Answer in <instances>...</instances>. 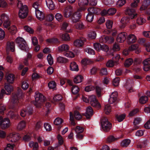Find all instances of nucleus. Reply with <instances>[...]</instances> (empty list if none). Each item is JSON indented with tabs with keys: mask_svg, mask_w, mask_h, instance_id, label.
<instances>
[{
	"mask_svg": "<svg viewBox=\"0 0 150 150\" xmlns=\"http://www.w3.org/2000/svg\"><path fill=\"white\" fill-rule=\"evenodd\" d=\"M140 0H134V1L131 4L132 8H128L125 11V13L128 16L123 17L120 21V27L122 28H124L126 25L130 22L131 19L135 18L137 16L135 12L136 8Z\"/></svg>",
	"mask_w": 150,
	"mask_h": 150,
	"instance_id": "f257e3e1",
	"label": "nucleus"
},
{
	"mask_svg": "<svg viewBox=\"0 0 150 150\" xmlns=\"http://www.w3.org/2000/svg\"><path fill=\"white\" fill-rule=\"evenodd\" d=\"M23 93L22 90L18 88L15 93H13L11 102L13 104V108L15 110L17 109L19 107L20 103L19 99L23 97Z\"/></svg>",
	"mask_w": 150,
	"mask_h": 150,
	"instance_id": "f03ea898",
	"label": "nucleus"
},
{
	"mask_svg": "<svg viewBox=\"0 0 150 150\" xmlns=\"http://www.w3.org/2000/svg\"><path fill=\"white\" fill-rule=\"evenodd\" d=\"M17 7L19 9L18 12L19 17L21 19H24L27 16L28 9L27 6L23 5L21 1H18L17 4Z\"/></svg>",
	"mask_w": 150,
	"mask_h": 150,
	"instance_id": "7ed1b4c3",
	"label": "nucleus"
},
{
	"mask_svg": "<svg viewBox=\"0 0 150 150\" xmlns=\"http://www.w3.org/2000/svg\"><path fill=\"white\" fill-rule=\"evenodd\" d=\"M88 13L86 16V20L89 22L93 21L94 14H98L100 13V10L99 8L92 6L88 8Z\"/></svg>",
	"mask_w": 150,
	"mask_h": 150,
	"instance_id": "20e7f679",
	"label": "nucleus"
},
{
	"mask_svg": "<svg viewBox=\"0 0 150 150\" xmlns=\"http://www.w3.org/2000/svg\"><path fill=\"white\" fill-rule=\"evenodd\" d=\"M82 99L83 101L86 103H89L90 101L91 105L93 107L98 108L100 107V103L94 95L88 97L83 96Z\"/></svg>",
	"mask_w": 150,
	"mask_h": 150,
	"instance_id": "39448f33",
	"label": "nucleus"
},
{
	"mask_svg": "<svg viewBox=\"0 0 150 150\" xmlns=\"http://www.w3.org/2000/svg\"><path fill=\"white\" fill-rule=\"evenodd\" d=\"M35 102L34 105L37 108H40L46 100L44 96L42 94L38 92L35 93Z\"/></svg>",
	"mask_w": 150,
	"mask_h": 150,
	"instance_id": "423d86ee",
	"label": "nucleus"
},
{
	"mask_svg": "<svg viewBox=\"0 0 150 150\" xmlns=\"http://www.w3.org/2000/svg\"><path fill=\"white\" fill-rule=\"evenodd\" d=\"M16 42L18 47L21 50L28 52L29 48L25 40L22 38L18 37L16 40Z\"/></svg>",
	"mask_w": 150,
	"mask_h": 150,
	"instance_id": "0eeeda50",
	"label": "nucleus"
},
{
	"mask_svg": "<svg viewBox=\"0 0 150 150\" xmlns=\"http://www.w3.org/2000/svg\"><path fill=\"white\" fill-rule=\"evenodd\" d=\"M58 50L59 52H65L64 55L67 57L71 58L74 57L75 55L71 52L69 51V47L66 44H63L58 47Z\"/></svg>",
	"mask_w": 150,
	"mask_h": 150,
	"instance_id": "6e6552de",
	"label": "nucleus"
},
{
	"mask_svg": "<svg viewBox=\"0 0 150 150\" xmlns=\"http://www.w3.org/2000/svg\"><path fill=\"white\" fill-rule=\"evenodd\" d=\"M101 126L103 130L108 132L111 128L112 124L106 117H103L101 120Z\"/></svg>",
	"mask_w": 150,
	"mask_h": 150,
	"instance_id": "1a4fd4ad",
	"label": "nucleus"
},
{
	"mask_svg": "<svg viewBox=\"0 0 150 150\" xmlns=\"http://www.w3.org/2000/svg\"><path fill=\"white\" fill-rule=\"evenodd\" d=\"M11 125L10 120L8 118H3L0 116V127L3 129H7Z\"/></svg>",
	"mask_w": 150,
	"mask_h": 150,
	"instance_id": "9d476101",
	"label": "nucleus"
},
{
	"mask_svg": "<svg viewBox=\"0 0 150 150\" xmlns=\"http://www.w3.org/2000/svg\"><path fill=\"white\" fill-rule=\"evenodd\" d=\"M1 18L3 23L4 27L7 29L9 28L11 25V22L8 19V16L5 13H3L1 15Z\"/></svg>",
	"mask_w": 150,
	"mask_h": 150,
	"instance_id": "9b49d317",
	"label": "nucleus"
},
{
	"mask_svg": "<svg viewBox=\"0 0 150 150\" xmlns=\"http://www.w3.org/2000/svg\"><path fill=\"white\" fill-rule=\"evenodd\" d=\"M93 46L94 49L98 51L102 50L105 52H107L109 49L107 45L105 44L102 45L98 43L94 44Z\"/></svg>",
	"mask_w": 150,
	"mask_h": 150,
	"instance_id": "f8f14e48",
	"label": "nucleus"
},
{
	"mask_svg": "<svg viewBox=\"0 0 150 150\" xmlns=\"http://www.w3.org/2000/svg\"><path fill=\"white\" fill-rule=\"evenodd\" d=\"M114 40V38L112 37L105 35L102 36L99 39L100 43H106L108 44L112 43Z\"/></svg>",
	"mask_w": 150,
	"mask_h": 150,
	"instance_id": "ddd939ff",
	"label": "nucleus"
},
{
	"mask_svg": "<svg viewBox=\"0 0 150 150\" xmlns=\"http://www.w3.org/2000/svg\"><path fill=\"white\" fill-rule=\"evenodd\" d=\"M120 58V56L117 55L116 57H113L112 60H110L108 61L106 64L107 66L111 67L115 65H116L118 64V62Z\"/></svg>",
	"mask_w": 150,
	"mask_h": 150,
	"instance_id": "4468645a",
	"label": "nucleus"
},
{
	"mask_svg": "<svg viewBox=\"0 0 150 150\" xmlns=\"http://www.w3.org/2000/svg\"><path fill=\"white\" fill-rule=\"evenodd\" d=\"M82 15L79 11L75 12L74 13L71 17V19L73 23H76L80 21Z\"/></svg>",
	"mask_w": 150,
	"mask_h": 150,
	"instance_id": "2eb2a0df",
	"label": "nucleus"
},
{
	"mask_svg": "<svg viewBox=\"0 0 150 150\" xmlns=\"http://www.w3.org/2000/svg\"><path fill=\"white\" fill-rule=\"evenodd\" d=\"M67 82L69 85L72 86L71 89L72 93L74 95L77 94L79 91V88L77 86L73 85L72 82L70 80H67Z\"/></svg>",
	"mask_w": 150,
	"mask_h": 150,
	"instance_id": "dca6fc26",
	"label": "nucleus"
},
{
	"mask_svg": "<svg viewBox=\"0 0 150 150\" xmlns=\"http://www.w3.org/2000/svg\"><path fill=\"white\" fill-rule=\"evenodd\" d=\"M116 12V10L115 8H111L108 9L107 11L104 10L101 11L102 15L104 16L107 15H114Z\"/></svg>",
	"mask_w": 150,
	"mask_h": 150,
	"instance_id": "f3484780",
	"label": "nucleus"
},
{
	"mask_svg": "<svg viewBox=\"0 0 150 150\" xmlns=\"http://www.w3.org/2000/svg\"><path fill=\"white\" fill-rule=\"evenodd\" d=\"M127 34L125 32L121 33H119L117 38V41L118 42H123L126 39Z\"/></svg>",
	"mask_w": 150,
	"mask_h": 150,
	"instance_id": "a211bd4d",
	"label": "nucleus"
},
{
	"mask_svg": "<svg viewBox=\"0 0 150 150\" xmlns=\"http://www.w3.org/2000/svg\"><path fill=\"white\" fill-rule=\"evenodd\" d=\"M143 69L144 71H147L150 69V57L145 59L143 62Z\"/></svg>",
	"mask_w": 150,
	"mask_h": 150,
	"instance_id": "6ab92c4d",
	"label": "nucleus"
},
{
	"mask_svg": "<svg viewBox=\"0 0 150 150\" xmlns=\"http://www.w3.org/2000/svg\"><path fill=\"white\" fill-rule=\"evenodd\" d=\"M137 40L136 37L134 34L129 35L127 38V43L128 44H131L135 43Z\"/></svg>",
	"mask_w": 150,
	"mask_h": 150,
	"instance_id": "aec40b11",
	"label": "nucleus"
},
{
	"mask_svg": "<svg viewBox=\"0 0 150 150\" xmlns=\"http://www.w3.org/2000/svg\"><path fill=\"white\" fill-rule=\"evenodd\" d=\"M86 40V39L83 38L76 39L74 42V46L78 47H82L83 45L84 42Z\"/></svg>",
	"mask_w": 150,
	"mask_h": 150,
	"instance_id": "412c9836",
	"label": "nucleus"
},
{
	"mask_svg": "<svg viewBox=\"0 0 150 150\" xmlns=\"http://www.w3.org/2000/svg\"><path fill=\"white\" fill-rule=\"evenodd\" d=\"M6 50L13 52L15 50V44L14 42L8 41L6 43Z\"/></svg>",
	"mask_w": 150,
	"mask_h": 150,
	"instance_id": "4be33fe9",
	"label": "nucleus"
},
{
	"mask_svg": "<svg viewBox=\"0 0 150 150\" xmlns=\"http://www.w3.org/2000/svg\"><path fill=\"white\" fill-rule=\"evenodd\" d=\"M6 80L7 83L12 84L13 82L15 79L14 75L12 74H10L5 76Z\"/></svg>",
	"mask_w": 150,
	"mask_h": 150,
	"instance_id": "5701e85b",
	"label": "nucleus"
},
{
	"mask_svg": "<svg viewBox=\"0 0 150 150\" xmlns=\"http://www.w3.org/2000/svg\"><path fill=\"white\" fill-rule=\"evenodd\" d=\"M117 93L116 91L112 93L110 96L109 100V102L110 103L112 104L115 102L117 100Z\"/></svg>",
	"mask_w": 150,
	"mask_h": 150,
	"instance_id": "b1692460",
	"label": "nucleus"
},
{
	"mask_svg": "<svg viewBox=\"0 0 150 150\" xmlns=\"http://www.w3.org/2000/svg\"><path fill=\"white\" fill-rule=\"evenodd\" d=\"M10 138L9 140L12 142H15L20 138V136L17 133H11L10 134Z\"/></svg>",
	"mask_w": 150,
	"mask_h": 150,
	"instance_id": "393cba45",
	"label": "nucleus"
},
{
	"mask_svg": "<svg viewBox=\"0 0 150 150\" xmlns=\"http://www.w3.org/2000/svg\"><path fill=\"white\" fill-rule=\"evenodd\" d=\"M4 88L5 89V90L6 92L4 94V95H9L13 89L12 86L10 84L6 83L5 84Z\"/></svg>",
	"mask_w": 150,
	"mask_h": 150,
	"instance_id": "a878e982",
	"label": "nucleus"
},
{
	"mask_svg": "<svg viewBox=\"0 0 150 150\" xmlns=\"http://www.w3.org/2000/svg\"><path fill=\"white\" fill-rule=\"evenodd\" d=\"M93 110L92 108L90 106L88 107L86 110L85 115L87 119H89L93 115Z\"/></svg>",
	"mask_w": 150,
	"mask_h": 150,
	"instance_id": "bb28decb",
	"label": "nucleus"
},
{
	"mask_svg": "<svg viewBox=\"0 0 150 150\" xmlns=\"http://www.w3.org/2000/svg\"><path fill=\"white\" fill-rule=\"evenodd\" d=\"M35 15L37 18L39 20L42 21L45 18V16L42 12L39 10L35 11Z\"/></svg>",
	"mask_w": 150,
	"mask_h": 150,
	"instance_id": "cd10ccee",
	"label": "nucleus"
},
{
	"mask_svg": "<svg viewBox=\"0 0 150 150\" xmlns=\"http://www.w3.org/2000/svg\"><path fill=\"white\" fill-rule=\"evenodd\" d=\"M150 4V0H144L140 8L141 11L146 9L148 6Z\"/></svg>",
	"mask_w": 150,
	"mask_h": 150,
	"instance_id": "c85d7f7f",
	"label": "nucleus"
},
{
	"mask_svg": "<svg viewBox=\"0 0 150 150\" xmlns=\"http://www.w3.org/2000/svg\"><path fill=\"white\" fill-rule=\"evenodd\" d=\"M70 69L72 71H78L79 70L78 65L74 62H72L70 65Z\"/></svg>",
	"mask_w": 150,
	"mask_h": 150,
	"instance_id": "c756f323",
	"label": "nucleus"
},
{
	"mask_svg": "<svg viewBox=\"0 0 150 150\" xmlns=\"http://www.w3.org/2000/svg\"><path fill=\"white\" fill-rule=\"evenodd\" d=\"M46 42L50 43L55 44H57L60 43V41L57 38H54L47 39L46 40Z\"/></svg>",
	"mask_w": 150,
	"mask_h": 150,
	"instance_id": "7c9ffc66",
	"label": "nucleus"
},
{
	"mask_svg": "<svg viewBox=\"0 0 150 150\" xmlns=\"http://www.w3.org/2000/svg\"><path fill=\"white\" fill-rule=\"evenodd\" d=\"M113 22L112 21L110 20H108L106 22V25L108 29L110 30H108V32L107 33H109L111 32L110 30L112 27Z\"/></svg>",
	"mask_w": 150,
	"mask_h": 150,
	"instance_id": "2f4dec72",
	"label": "nucleus"
},
{
	"mask_svg": "<svg viewBox=\"0 0 150 150\" xmlns=\"http://www.w3.org/2000/svg\"><path fill=\"white\" fill-rule=\"evenodd\" d=\"M83 77L81 75L76 76L74 79V81L76 83H79L82 81Z\"/></svg>",
	"mask_w": 150,
	"mask_h": 150,
	"instance_id": "473e14b6",
	"label": "nucleus"
},
{
	"mask_svg": "<svg viewBox=\"0 0 150 150\" xmlns=\"http://www.w3.org/2000/svg\"><path fill=\"white\" fill-rule=\"evenodd\" d=\"M72 15V12L70 10L66 9L64 12V16L66 18L71 17Z\"/></svg>",
	"mask_w": 150,
	"mask_h": 150,
	"instance_id": "72a5a7b5",
	"label": "nucleus"
},
{
	"mask_svg": "<svg viewBox=\"0 0 150 150\" xmlns=\"http://www.w3.org/2000/svg\"><path fill=\"white\" fill-rule=\"evenodd\" d=\"M57 61L59 63L64 64L67 62L68 60L64 57H59L57 58Z\"/></svg>",
	"mask_w": 150,
	"mask_h": 150,
	"instance_id": "f704fd0d",
	"label": "nucleus"
},
{
	"mask_svg": "<svg viewBox=\"0 0 150 150\" xmlns=\"http://www.w3.org/2000/svg\"><path fill=\"white\" fill-rule=\"evenodd\" d=\"M60 36L62 40H64L68 41L70 40L69 35L67 33L60 34Z\"/></svg>",
	"mask_w": 150,
	"mask_h": 150,
	"instance_id": "c9c22d12",
	"label": "nucleus"
},
{
	"mask_svg": "<svg viewBox=\"0 0 150 150\" xmlns=\"http://www.w3.org/2000/svg\"><path fill=\"white\" fill-rule=\"evenodd\" d=\"M89 3L88 0H79L78 4L80 6L87 5Z\"/></svg>",
	"mask_w": 150,
	"mask_h": 150,
	"instance_id": "e433bc0d",
	"label": "nucleus"
},
{
	"mask_svg": "<svg viewBox=\"0 0 150 150\" xmlns=\"http://www.w3.org/2000/svg\"><path fill=\"white\" fill-rule=\"evenodd\" d=\"M57 139L58 140V143L56 144L55 146L56 148H57L63 143L62 137L61 135L59 134L57 136Z\"/></svg>",
	"mask_w": 150,
	"mask_h": 150,
	"instance_id": "4c0bfd02",
	"label": "nucleus"
},
{
	"mask_svg": "<svg viewBox=\"0 0 150 150\" xmlns=\"http://www.w3.org/2000/svg\"><path fill=\"white\" fill-rule=\"evenodd\" d=\"M133 61L131 58H129L125 61L124 65L126 67L130 66L133 63Z\"/></svg>",
	"mask_w": 150,
	"mask_h": 150,
	"instance_id": "58836bf2",
	"label": "nucleus"
},
{
	"mask_svg": "<svg viewBox=\"0 0 150 150\" xmlns=\"http://www.w3.org/2000/svg\"><path fill=\"white\" fill-rule=\"evenodd\" d=\"M25 110L26 111V113L28 115H32L33 112L32 107L30 105L28 106Z\"/></svg>",
	"mask_w": 150,
	"mask_h": 150,
	"instance_id": "ea45409f",
	"label": "nucleus"
},
{
	"mask_svg": "<svg viewBox=\"0 0 150 150\" xmlns=\"http://www.w3.org/2000/svg\"><path fill=\"white\" fill-rule=\"evenodd\" d=\"M48 86L50 88L55 90L56 84L55 81H52L49 82L48 84Z\"/></svg>",
	"mask_w": 150,
	"mask_h": 150,
	"instance_id": "a19ab883",
	"label": "nucleus"
},
{
	"mask_svg": "<svg viewBox=\"0 0 150 150\" xmlns=\"http://www.w3.org/2000/svg\"><path fill=\"white\" fill-rule=\"evenodd\" d=\"M96 33L95 31H91L89 33L88 35L89 38L91 39H95L96 37Z\"/></svg>",
	"mask_w": 150,
	"mask_h": 150,
	"instance_id": "79ce46f5",
	"label": "nucleus"
},
{
	"mask_svg": "<svg viewBox=\"0 0 150 150\" xmlns=\"http://www.w3.org/2000/svg\"><path fill=\"white\" fill-rule=\"evenodd\" d=\"M68 25V24L67 23L64 22L62 24V28L64 30H66V32L67 33H71L72 32L71 30H66Z\"/></svg>",
	"mask_w": 150,
	"mask_h": 150,
	"instance_id": "37998d69",
	"label": "nucleus"
},
{
	"mask_svg": "<svg viewBox=\"0 0 150 150\" xmlns=\"http://www.w3.org/2000/svg\"><path fill=\"white\" fill-rule=\"evenodd\" d=\"M111 106L110 105L107 104L105 105L104 111L106 114L108 115L111 111Z\"/></svg>",
	"mask_w": 150,
	"mask_h": 150,
	"instance_id": "c03bdc74",
	"label": "nucleus"
},
{
	"mask_svg": "<svg viewBox=\"0 0 150 150\" xmlns=\"http://www.w3.org/2000/svg\"><path fill=\"white\" fill-rule=\"evenodd\" d=\"M129 49L131 50H137L136 51V53H138L140 52V50L138 49V45L137 44H134L132 45L129 48Z\"/></svg>",
	"mask_w": 150,
	"mask_h": 150,
	"instance_id": "a18cd8bd",
	"label": "nucleus"
},
{
	"mask_svg": "<svg viewBox=\"0 0 150 150\" xmlns=\"http://www.w3.org/2000/svg\"><path fill=\"white\" fill-rule=\"evenodd\" d=\"M125 115L123 114L120 115H116V117L119 122H121L125 118Z\"/></svg>",
	"mask_w": 150,
	"mask_h": 150,
	"instance_id": "49530a36",
	"label": "nucleus"
},
{
	"mask_svg": "<svg viewBox=\"0 0 150 150\" xmlns=\"http://www.w3.org/2000/svg\"><path fill=\"white\" fill-rule=\"evenodd\" d=\"M26 125V123L24 121H21L18 124L17 128L19 130H21L25 128Z\"/></svg>",
	"mask_w": 150,
	"mask_h": 150,
	"instance_id": "de8ad7c7",
	"label": "nucleus"
},
{
	"mask_svg": "<svg viewBox=\"0 0 150 150\" xmlns=\"http://www.w3.org/2000/svg\"><path fill=\"white\" fill-rule=\"evenodd\" d=\"M145 19L141 17L137 18V23L139 25H142L146 22Z\"/></svg>",
	"mask_w": 150,
	"mask_h": 150,
	"instance_id": "09e8293b",
	"label": "nucleus"
},
{
	"mask_svg": "<svg viewBox=\"0 0 150 150\" xmlns=\"http://www.w3.org/2000/svg\"><path fill=\"white\" fill-rule=\"evenodd\" d=\"M55 17V18L59 22H62L63 21L64 17L62 15L59 13L56 14Z\"/></svg>",
	"mask_w": 150,
	"mask_h": 150,
	"instance_id": "8fccbe9b",
	"label": "nucleus"
},
{
	"mask_svg": "<svg viewBox=\"0 0 150 150\" xmlns=\"http://www.w3.org/2000/svg\"><path fill=\"white\" fill-rule=\"evenodd\" d=\"M148 97L146 96H143L140 97L139 99V102L142 104H144L148 101Z\"/></svg>",
	"mask_w": 150,
	"mask_h": 150,
	"instance_id": "3c124183",
	"label": "nucleus"
},
{
	"mask_svg": "<svg viewBox=\"0 0 150 150\" xmlns=\"http://www.w3.org/2000/svg\"><path fill=\"white\" fill-rule=\"evenodd\" d=\"M74 117L77 120H80L82 117V115L79 112L77 111H75L74 112Z\"/></svg>",
	"mask_w": 150,
	"mask_h": 150,
	"instance_id": "603ef678",
	"label": "nucleus"
},
{
	"mask_svg": "<svg viewBox=\"0 0 150 150\" xmlns=\"http://www.w3.org/2000/svg\"><path fill=\"white\" fill-rule=\"evenodd\" d=\"M130 140L129 139H125L123 140L121 143V145L123 146L127 147L130 143Z\"/></svg>",
	"mask_w": 150,
	"mask_h": 150,
	"instance_id": "864d4df0",
	"label": "nucleus"
},
{
	"mask_svg": "<svg viewBox=\"0 0 150 150\" xmlns=\"http://www.w3.org/2000/svg\"><path fill=\"white\" fill-rule=\"evenodd\" d=\"M84 128L82 127L77 126L75 129V132L77 134H81L84 131Z\"/></svg>",
	"mask_w": 150,
	"mask_h": 150,
	"instance_id": "5fc2aeb1",
	"label": "nucleus"
},
{
	"mask_svg": "<svg viewBox=\"0 0 150 150\" xmlns=\"http://www.w3.org/2000/svg\"><path fill=\"white\" fill-rule=\"evenodd\" d=\"M77 23L76 25V27L77 29L81 30L84 28L83 23L81 21H80Z\"/></svg>",
	"mask_w": 150,
	"mask_h": 150,
	"instance_id": "6e6d98bb",
	"label": "nucleus"
},
{
	"mask_svg": "<svg viewBox=\"0 0 150 150\" xmlns=\"http://www.w3.org/2000/svg\"><path fill=\"white\" fill-rule=\"evenodd\" d=\"M15 145L13 144H7L6 147L4 148V150H13Z\"/></svg>",
	"mask_w": 150,
	"mask_h": 150,
	"instance_id": "4d7b16f0",
	"label": "nucleus"
},
{
	"mask_svg": "<svg viewBox=\"0 0 150 150\" xmlns=\"http://www.w3.org/2000/svg\"><path fill=\"white\" fill-rule=\"evenodd\" d=\"M42 125V122L41 121L38 122L36 124L35 129L36 131H38L41 129Z\"/></svg>",
	"mask_w": 150,
	"mask_h": 150,
	"instance_id": "13d9d810",
	"label": "nucleus"
},
{
	"mask_svg": "<svg viewBox=\"0 0 150 150\" xmlns=\"http://www.w3.org/2000/svg\"><path fill=\"white\" fill-rule=\"evenodd\" d=\"M126 3V0H119L116 3L117 7H120L124 5Z\"/></svg>",
	"mask_w": 150,
	"mask_h": 150,
	"instance_id": "bf43d9fd",
	"label": "nucleus"
},
{
	"mask_svg": "<svg viewBox=\"0 0 150 150\" xmlns=\"http://www.w3.org/2000/svg\"><path fill=\"white\" fill-rule=\"evenodd\" d=\"M62 96L59 94L55 95L53 98V100L54 102H58L61 100L62 99Z\"/></svg>",
	"mask_w": 150,
	"mask_h": 150,
	"instance_id": "052dcab7",
	"label": "nucleus"
},
{
	"mask_svg": "<svg viewBox=\"0 0 150 150\" xmlns=\"http://www.w3.org/2000/svg\"><path fill=\"white\" fill-rule=\"evenodd\" d=\"M95 90L97 96L100 97L101 96V88L98 86H96Z\"/></svg>",
	"mask_w": 150,
	"mask_h": 150,
	"instance_id": "680f3d73",
	"label": "nucleus"
},
{
	"mask_svg": "<svg viewBox=\"0 0 150 150\" xmlns=\"http://www.w3.org/2000/svg\"><path fill=\"white\" fill-rule=\"evenodd\" d=\"M47 59L49 64L51 65L53 63V59L51 55L50 54H49L47 57Z\"/></svg>",
	"mask_w": 150,
	"mask_h": 150,
	"instance_id": "e2e57ef3",
	"label": "nucleus"
},
{
	"mask_svg": "<svg viewBox=\"0 0 150 150\" xmlns=\"http://www.w3.org/2000/svg\"><path fill=\"white\" fill-rule=\"evenodd\" d=\"M84 51L91 55H94L95 54V51L91 48H87L84 49Z\"/></svg>",
	"mask_w": 150,
	"mask_h": 150,
	"instance_id": "0e129e2a",
	"label": "nucleus"
},
{
	"mask_svg": "<svg viewBox=\"0 0 150 150\" xmlns=\"http://www.w3.org/2000/svg\"><path fill=\"white\" fill-rule=\"evenodd\" d=\"M63 121L62 119L57 118L55 120L54 123L55 125H59L63 122Z\"/></svg>",
	"mask_w": 150,
	"mask_h": 150,
	"instance_id": "69168bd1",
	"label": "nucleus"
},
{
	"mask_svg": "<svg viewBox=\"0 0 150 150\" xmlns=\"http://www.w3.org/2000/svg\"><path fill=\"white\" fill-rule=\"evenodd\" d=\"M120 78L119 77H117L114 79L112 81L113 85L114 86H118L119 83Z\"/></svg>",
	"mask_w": 150,
	"mask_h": 150,
	"instance_id": "338daca9",
	"label": "nucleus"
},
{
	"mask_svg": "<svg viewBox=\"0 0 150 150\" xmlns=\"http://www.w3.org/2000/svg\"><path fill=\"white\" fill-rule=\"evenodd\" d=\"M81 62L84 65L89 64L91 62V61L89 59L86 58L83 59L81 61Z\"/></svg>",
	"mask_w": 150,
	"mask_h": 150,
	"instance_id": "774afa93",
	"label": "nucleus"
}]
</instances>
